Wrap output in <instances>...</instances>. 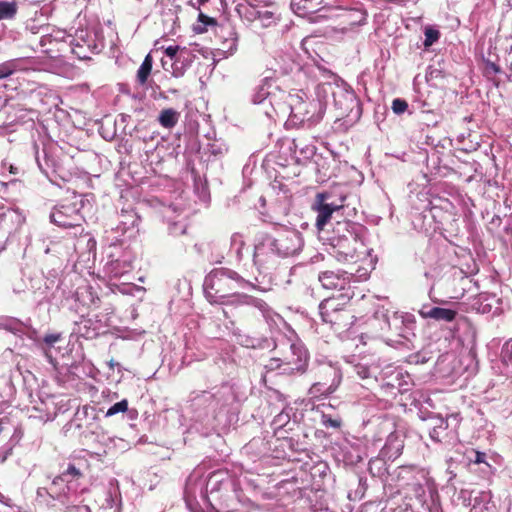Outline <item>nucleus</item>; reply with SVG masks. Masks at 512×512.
Instances as JSON below:
<instances>
[{
	"label": "nucleus",
	"instance_id": "nucleus-1",
	"mask_svg": "<svg viewBox=\"0 0 512 512\" xmlns=\"http://www.w3.org/2000/svg\"><path fill=\"white\" fill-rule=\"evenodd\" d=\"M224 392L221 387L212 390L192 392L187 410L196 429L204 436H221L223 425Z\"/></svg>",
	"mask_w": 512,
	"mask_h": 512
},
{
	"label": "nucleus",
	"instance_id": "nucleus-2",
	"mask_svg": "<svg viewBox=\"0 0 512 512\" xmlns=\"http://www.w3.org/2000/svg\"><path fill=\"white\" fill-rule=\"evenodd\" d=\"M87 470L84 459H72L62 466L60 475L56 476L48 487L37 489L38 502L50 507H58L61 503L75 501L77 481L83 478Z\"/></svg>",
	"mask_w": 512,
	"mask_h": 512
},
{
	"label": "nucleus",
	"instance_id": "nucleus-3",
	"mask_svg": "<svg viewBox=\"0 0 512 512\" xmlns=\"http://www.w3.org/2000/svg\"><path fill=\"white\" fill-rule=\"evenodd\" d=\"M362 227L350 221H339L328 239V253L338 262L350 264L362 256H369L372 249L365 246L360 232Z\"/></svg>",
	"mask_w": 512,
	"mask_h": 512
},
{
	"label": "nucleus",
	"instance_id": "nucleus-4",
	"mask_svg": "<svg viewBox=\"0 0 512 512\" xmlns=\"http://www.w3.org/2000/svg\"><path fill=\"white\" fill-rule=\"evenodd\" d=\"M326 100L318 95L315 88L314 97H308L306 92L298 90L286 94L283 107L285 112L290 111V118L294 123L312 126L320 122L326 110Z\"/></svg>",
	"mask_w": 512,
	"mask_h": 512
},
{
	"label": "nucleus",
	"instance_id": "nucleus-5",
	"mask_svg": "<svg viewBox=\"0 0 512 512\" xmlns=\"http://www.w3.org/2000/svg\"><path fill=\"white\" fill-rule=\"evenodd\" d=\"M327 80L317 85V93L328 102L329 95L333 97L338 116L353 118L360 117V106L354 91L340 77L333 73L327 74Z\"/></svg>",
	"mask_w": 512,
	"mask_h": 512
},
{
	"label": "nucleus",
	"instance_id": "nucleus-6",
	"mask_svg": "<svg viewBox=\"0 0 512 512\" xmlns=\"http://www.w3.org/2000/svg\"><path fill=\"white\" fill-rule=\"evenodd\" d=\"M373 322L379 326L381 335L386 336L389 341L393 342H399V340H393L389 336L409 339L416 325L413 314L398 311L390 304L382 305L376 309Z\"/></svg>",
	"mask_w": 512,
	"mask_h": 512
},
{
	"label": "nucleus",
	"instance_id": "nucleus-7",
	"mask_svg": "<svg viewBox=\"0 0 512 512\" xmlns=\"http://www.w3.org/2000/svg\"><path fill=\"white\" fill-rule=\"evenodd\" d=\"M69 47L80 60H88L91 55L100 53L105 47L102 27L96 22L79 27L70 37Z\"/></svg>",
	"mask_w": 512,
	"mask_h": 512
},
{
	"label": "nucleus",
	"instance_id": "nucleus-8",
	"mask_svg": "<svg viewBox=\"0 0 512 512\" xmlns=\"http://www.w3.org/2000/svg\"><path fill=\"white\" fill-rule=\"evenodd\" d=\"M29 73H22L21 76L16 78L17 86L15 90L17 95L26 100L33 109H50L52 106L57 105L56 93L46 84L39 83L33 79H29Z\"/></svg>",
	"mask_w": 512,
	"mask_h": 512
},
{
	"label": "nucleus",
	"instance_id": "nucleus-9",
	"mask_svg": "<svg viewBox=\"0 0 512 512\" xmlns=\"http://www.w3.org/2000/svg\"><path fill=\"white\" fill-rule=\"evenodd\" d=\"M32 150L39 170L52 184L61 188L63 184L70 181L71 174L55 158L43 141L41 145L34 142Z\"/></svg>",
	"mask_w": 512,
	"mask_h": 512
},
{
	"label": "nucleus",
	"instance_id": "nucleus-10",
	"mask_svg": "<svg viewBox=\"0 0 512 512\" xmlns=\"http://www.w3.org/2000/svg\"><path fill=\"white\" fill-rule=\"evenodd\" d=\"M206 464L198 465L188 476L184 487V501L191 512H206Z\"/></svg>",
	"mask_w": 512,
	"mask_h": 512
},
{
	"label": "nucleus",
	"instance_id": "nucleus-11",
	"mask_svg": "<svg viewBox=\"0 0 512 512\" xmlns=\"http://www.w3.org/2000/svg\"><path fill=\"white\" fill-rule=\"evenodd\" d=\"M112 243L107 253V261L104 264L103 271L110 279H118L127 276L134 269L136 260L135 253L129 246L122 247Z\"/></svg>",
	"mask_w": 512,
	"mask_h": 512
},
{
	"label": "nucleus",
	"instance_id": "nucleus-12",
	"mask_svg": "<svg viewBox=\"0 0 512 512\" xmlns=\"http://www.w3.org/2000/svg\"><path fill=\"white\" fill-rule=\"evenodd\" d=\"M74 301L79 304H76V306L73 308L78 314L84 317V308H97L99 306L100 299L94 293L93 288L91 286L85 285L77 288V290L74 293ZM80 324L83 325V327L86 329L84 335L87 338H92L98 335L101 329L103 328L101 321H93L91 318H83Z\"/></svg>",
	"mask_w": 512,
	"mask_h": 512
},
{
	"label": "nucleus",
	"instance_id": "nucleus-13",
	"mask_svg": "<svg viewBox=\"0 0 512 512\" xmlns=\"http://www.w3.org/2000/svg\"><path fill=\"white\" fill-rule=\"evenodd\" d=\"M302 245V237L298 231L285 230L277 238L265 237L261 245L255 247V256H258L264 248L283 257L293 256L301 250Z\"/></svg>",
	"mask_w": 512,
	"mask_h": 512
},
{
	"label": "nucleus",
	"instance_id": "nucleus-14",
	"mask_svg": "<svg viewBox=\"0 0 512 512\" xmlns=\"http://www.w3.org/2000/svg\"><path fill=\"white\" fill-rule=\"evenodd\" d=\"M344 295L340 298H328L323 300L319 305V313L322 321L329 323L337 328H346L351 325L350 319L352 315L350 311L345 309Z\"/></svg>",
	"mask_w": 512,
	"mask_h": 512
},
{
	"label": "nucleus",
	"instance_id": "nucleus-15",
	"mask_svg": "<svg viewBox=\"0 0 512 512\" xmlns=\"http://www.w3.org/2000/svg\"><path fill=\"white\" fill-rule=\"evenodd\" d=\"M285 97L286 92L281 90L273 79L266 77L254 88L251 100L254 104H262L265 100H269L274 111L285 113L283 107Z\"/></svg>",
	"mask_w": 512,
	"mask_h": 512
},
{
	"label": "nucleus",
	"instance_id": "nucleus-16",
	"mask_svg": "<svg viewBox=\"0 0 512 512\" xmlns=\"http://www.w3.org/2000/svg\"><path fill=\"white\" fill-rule=\"evenodd\" d=\"M206 512H221L224 506V471L221 469L208 471L206 468Z\"/></svg>",
	"mask_w": 512,
	"mask_h": 512
},
{
	"label": "nucleus",
	"instance_id": "nucleus-17",
	"mask_svg": "<svg viewBox=\"0 0 512 512\" xmlns=\"http://www.w3.org/2000/svg\"><path fill=\"white\" fill-rule=\"evenodd\" d=\"M50 220L53 224L73 229L74 235L83 232L84 217L76 204H61L56 206L50 213Z\"/></svg>",
	"mask_w": 512,
	"mask_h": 512
},
{
	"label": "nucleus",
	"instance_id": "nucleus-18",
	"mask_svg": "<svg viewBox=\"0 0 512 512\" xmlns=\"http://www.w3.org/2000/svg\"><path fill=\"white\" fill-rule=\"evenodd\" d=\"M318 375L320 380L315 382L309 389V395L313 398L328 396L335 392L342 378L340 370L331 364L320 366Z\"/></svg>",
	"mask_w": 512,
	"mask_h": 512
},
{
	"label": "nucleus",
	"instance_id": "nucleus-19",
	"mask_svg": "<svg viewBox=\"0 0 512 512\" xmlns=\"http://www.w3.org/2000/svg\"><path fill=\"white\" fill-rule=\"evenodd\" d=\"M140 217L133 208L122 209L118 215V224L112 228L114 243L123 244L124 241L136 237L139 233Z\"/></svg>",
	"mask_w": 512,
	"mask_h": 512
},
{
	"label": "nucleus",
	"instance_id": "nucleus-20",
	"mask_svg": "<svg viewBox=\"0 0 512 512\" xmlns=\"http://www.w3.org/2000/svg\"><path fill=\"white\" fill-rule=\"evenodd\" d=\"M398 477L405 480L404 488L411 493L412 496L419 500H423L426 492V486L429 485V478L424 470L414 467H401Z\"/></svg>",
	"mask_w": 512,
	"mask_h": 512
},
{
	"label": "nucleus",
	"instance_id": "nucleus-21",
	"mask_svg": "<svg viewBox=\"0 0 512 512\" xmlns=\"http://www.w3.org/2000/svg\"><path fill=\"white\" fill-rule=\"evenodd\" d=\"M283 374L303 373L307 368L308 353L300 343L290 344L289 350L281 357Z\"/></svg>",
	"mask_w": 512,
	"mask_h": 512
},
{
	"label": "nucleus",
	"instance_id": "nucleus-22",
	"mask_svg": "<svg viewBox=\"0 0 512 512\" xmlns=\"http://www.w3.org/2000/svg\"><path fill=\"white\" fill-rule=\"evenodd\" d=\"M224 268L213 269L203 283V290L206 299L212 305L224 304Z\"/></svg>",
	"mask_w": 512,
	"mask_h": 512
},
{
	"label": "nucleus",
	"instance_id": "nucleus-23",
	"mask_svg": "<svg viewBox=\"0 0 512 512\" xmlns=\"http://www.w3.org/2000/svg\"><path fill=\"white\" fill-rule=\"evenodd\" d=\"M291 8L295 14L307 18L313 23L319 22L322 19L332 18L336 15L334 12L337 10V8L333 7H323L314 10L315 4L313 0H292Z\"/></svg>",
	"mask_w": 512,
	"mask_h": 512
},
{
	"label": "nucleus",
	"instance_id": "nucleus-24",
	"mask_svg": "<svg viewBox=\"0 0 512 512\" xmlns=\"http://www.w3.org/2000/svg\"><path fill=\"white\" fill-rule=\"evenodd\" d=\"M471 308L477 313L496 316L502 312V301L495 294L480 293L472 300Z\"/></svg>",
	"mask_w": 512,
	"mask_h": 512
},
{
	"label": "nucleus",
	"instance_id": "nucleus-25",
	"mask_svg": "<svg viewBox=\"0 0 512 512\" xmlns=\"http://www.w3.org/2000/svg\"><path fill=\"white\" fill-rule=\"evenodd\" d=\"M325 194H318L313 204V209L317 211L316 226L318 230H322L330 220L332 214L338 211L341 206L336 204L327 203Z\"/></svg>",
	"mask_w": 512,
	"mask_h": 512
},
{
	"label": "nucleus",
	"instance_id": "nucleus-26",
	"mask_svg": "<svg viewBox=\"0 0 512 512\" xmlns=\"http://www.w3.org/2000/svg\"><path fill=\"white\" fill-rule=\"evenodd\" d=\"M22 62L21 59H12L0 64V85L3 88L15 90L14 82H17V80L12 79L11 76L23 72Z\"/></svg>",
	"mask_w": 512,
	"mask_h": 512
},
{
	"label": "nucleus",
	"instance_id": "nucleus-27",
	"mask_svg": "<svg viewBox=\"0 0 512 512\" xmlns=\"http://www.w3.org/2000/svg\"><path fill=\"white\" fill-rule=\"evenodd\" d=\"M269 0H244L236 7L239 16L248 22H255L260 13V8L268 5Z\"/></svg>",
	"mask_w": 512,
	"mask_h": 512
},
{
	"label": "nucleus",
	"instance_id": "nucleus-28",
	"mask_svg": "<svg viewBox=\"0 0 512 512\" xmlns=\"http://www.w3.org/2000/svg\"><path fill=\"white\" fill-rule=\"evenodd\" d=\"M319 281L326 289L344 290L350 283L348 272L336 273L333 271H325L319 275Z\"/></svg>",
	"mask_w": 512,
	"mask_h": 512
},
{
	"label": "nucleus",
	"instance_id": "nucleus-29",
	"mask_svg": "<svg viewBox=\"0 0 512 512\" xmlns=\"http://www.w3.org/2000/svg\"><path fill=\"white\" fill-rule=\"evenodd\" d=\"M419 314L424 319H433L435 321L451 322L456 317V311L449 308L442 307H430L424 305L420 310Z\"/></svg>",
	"mask_w": 512,
	"mask_h": 512
},
{
	"label": "nucleus",
	"instance_id": "nucleus-30",
	"mask_svg": "<svg viewBox=\"0 0 512 512\" xmlns=\"http://www.w3.org/2000/svg\"><path fill=\"white\" fill-rule=\"evenodd\" d=\"M121 493L116 479H111L105 499V509L109 512H121Z\"/></svg>",
	"mask_w": 512,
	"mask_h": 512
},
{
	"label": "nucleus",
	"instance_id": "nucleus-31",
	"mask_svg": "<svg viewBox=\"0 0 512 512\" xmlns=\"http://www.w3.org/2000/svg\"><path fill=\"white\" fill-rule=\"evenodd\" d=\"M359 260H362L363 264L355 273H348L350 281L361 282L367 280L371 271L375 268L376 258L372 257L371 254L369 256H362Z\"/></svg>",
	"mask_w": 512,
	"mask_h": 512
},
{
	"label": "nucleus",
	"instance_id": "nucleus-32",
	"mask_svg": "<svg viewBox=\"0 0 512 512\" xmlns=\"http://www.w3.org/2000/svg\"><path fill=\"white\" fill-rule=\"evenodd\" d=\"M402 449H403V441L400 439V437L395 434V433H391L388 438H387V441L384 445V447L382 448V455L383 457H386L388 459H394V458H397L401 452H402Z\"/></svg>",
	"mask_w": 512,
	"mask_h": 512
},
{
	"label": "nucleus",
	"instance_id": "nucleus-33",
	"mask_svg": "<svg viewBox=\"0 0 512 512\" xmlns=\"http://www.w3.org/2000/svg\"><path fill=\"white\" fill-rule=\"evenodd\" d=\"M83 491L84 489L80 488V482L77 481L76 500L69 501L68 503H61L59 509L63 510V512H91L87 505L82 504L81 494Z\"/></svg>",
	"mask_w": 512,
	"mask_h": 512
},
{
	"label": "nucleus",
	"instance_id": "nucleus-34",
	"mask_svg": "<svg viewBox=\"0 0 512 512\" xmlns=\"http://www.w3.org/2000/svg\"><path fill=\"white\" fill-rule=\"evenodd\" d=\"M180 113L173 108L163 109L159 116L158 121L163 128L172 129L178 123Z\"/></svg>",
	"mask_w": 512,
	"mask_h": 512
},
{
	"label": "nucleus",
	"instance_id": "nucleus-35",
	"mask_svg": "<svg viewBox=\"0 0 512 512\" xmlns=\"http://www.w3.org/2000/svg\"><path fill=\"white\" fill-rule=\"evenodd\" d=\"M70 37L72 34H67L63 30H54L52 33L43 34L40 39V44L45 47L53 42L64 43L69 46Z\"/></svg>",
	"mask_w": 512,
	"mask_h": 512
},
{
	"label": "nucleus",
	"instance_id": "nucleus-36",
	"mask_svg": "<svg viewBox=\"0 0 512 512\" xmlns=\"http://www.w3.org/2000/svg\"><path fill=\"white\" fill-rule=\"evenodd\" d=\"M492 495L490 491H481L478 496L474 498V503L470 512H490V502Z\"/></svg>",
	"mask_w": 512,
	"mask_h": 512
},
{
	"label": "nucleus",
	"instance_id": "nucleus-37",
	"mask_svg": "<svg viewBox=\"0 0 512 512\" xmlns=\"http://www.w3.org/2000/svg\"><path fill=\"white\" fill-rule=\"evenodd\" d=\"M0 329L17 334L23 332L24 324L15 317L0 315Z\"/></svg>",
	"mask_w": 512,
	"mask_h": 512
},
{
	"label": "nucleus",
	"instance_id": "nucleus-38",
	"mask_svg": "<svg viewBox=\"0 0 512 512\" xmlns=\"http://www.w3.org/2000/svg\"><path fill=\"white\" fill-rule=\"evenodd\" d=\"M18 11L15 1L0 0V21L14 19Z\"/></svg>",
	"mask_w": 512,
	"mask_h": 512
},
{
	"label": "nucleus",
	"instance_id": "nucleus-39",
	"mask_svg": "<svg viewBox=\"0 0 512 512\" xmlns=\"http://www.w3.org/2000/svg\"><path fill=\"white\" fill-rule=\"evenodd\" d=\"M153 60L150 54L146 55L142 64L137 71V82L140 85H144L151 73Z\"/></svg>",
	"mask_w": 512,
	"mask_h": 512
},
{
	"label": "nucleus",
	"instance_id": "nucleus-40",
	"mask_svg": "<svg viewBox=\"0 0 512 512\" xmlns=\"http://www.w3.org/2000/svg\"><path fill=\"white\" fill-rule=\"evenodd\" d=\"M245 249V243L243 237L239 234H234L231 237L230 253L235 254L236 260L241 261L243 258V250ZM248 252L249 249L246 248Z\"/></svg>",
	"mask_w": 512,
	"mask_h": 512
},
{
	"label": "nucleus",
	"instance_id": "nucleus-41",
	"mask_svg": "<svg viewBox=\"0 0 512 512\" xmlns=\"http://www.w3.org/2000/svg\"><path fill=\"white\" fill-rule=\"evenodd\" d=\"M265 8L266 7L260 8V13L257 18V21L260 23L262 27H270L276 23L277 17L274 14V12Z\"/></svg>",
	"mask_w": 512,
	"mask_h": 512
},
{
	"label": "nucleus",
	"instance_id": "nucleus-42",
	"mask_svg": "<svg viewBox=\"0 0 512 512\" xmlns=\"http://www.w3.org/2000/svg\"><path fill=\"white\" fill-rule=\"evenodd\" d=\"M290 411L291 409L283 408L282 411L274 417L272 424L275 429H280L289 423Z\"/></svg>",
	"mask_w": 512,
	"mask_h": 512
},
{
	"label": "nucleus",
	"instance_id": "nucleus-43",
	"mask_svg": "<svg viewBox=\"0 0 512 512\" xmlns=\"http://www.w3.org/2000/svg\"><path fill=\"white\" fill-rule=\"evenodd\" d=\"M227 44L229 45L226 49V58L234 55L238 49V34L234 30L229 32V37L226 38V45Z\"/></svg>",
	"mask_w": 512,
	"mask_h": 512
},
{
	"label": "nucleus",
	"instance_id": "nucleus-44",
	"mask_svg": "<svg viewBox=\"0 0 512 512\" xmlns=\"http://www.w3.org/2000/svg\"><path fill=\"white\" fill-rule=\"evenodd\" d=\"M376 370H377L376 367L371 368L367 364H364V363H359V364L355 365V371L361 379L370 378L371 376L374 375Z\"/></svg>",
	"mask_w": 512,
	"mask_h": 512
},
{
	"label": "nucleus",
	"instance_id": "nucleus-45",
	"mask_svg": "<svg viewBox=\"0 0 512 512\" xmlns=\"http://www.w3.org/2000/svg\"><path fill=\"white\" fill-rule=\"evenodd\" d=\"M193 59L194 55L191 50L186 47H181L175 62L186 63V66H190L193 62Z\"/></svg>",
	"mask_w": 512,
	"mask_h": 512
},
{
	"label": "nucleus",
	"instance_id": "nucleus-46",
	"mask_svg": "<svg viewBox=\"0 0 512 512\" xmlns=\"http://www.w3.org/2000/svg\"><path fill=\"white\" fill-rule=\"evenodd\" d=\"M440 37V33L438 30L432 28V27H426L425 28V40H424V46L430 47L433 45Z\"/></svg>",
	"mask_w": 512,
	"mask_h": 512
},
{
	"label": "nucleus",
	"instance_id": "nucleus-47",
	"mask_svg": "<svg viewBox=\"0 0 512 512\" xmlns=\"http://www.w3.org/2000/svg\"><path fill=\"white\" fill-rule=\"evenodd\" d=\"M367 14L364 10L353 9L347 13V19H353L354 23L363 25L366 22Z\"/></svg>",
	"mask_w": 512,
	"mask_h": 512
},
{
	"label": "nucleus",
	"instance_id": "nucleus-48",
	"mask_svg": "<svg viewBox=\"0 0 512 512\" xmlns=\"http://www.w3.org/2000/svg\"><path fill=\"white\" fill-rule=\"evenodd\" d=\"M187 226L184 222L173 221L168 224V232L170 235L177 236L186 232Z\"/></svg>",
	"mask_w": 512,
	"mask_h": 512
},
{
	"label": "nucleus",
	"instance_id": "nucleus-49",
	"mask_svg": "<svg viewBox=\"0 0 512 512\" xmlns=\"http://www.w3.org/2000/svg\"><path fill=\"white\" fill-rule=\"evenodd\" d=\"M195 193L200 201L207 203L210 199L209 191L206 184L195 181Z\"/></svg>",
	"mask_w": 512,
	"mask_h": 512
},
{
	"label": "nucleus",
	"instance_id": "nucleus-50",
	"mask_svg": "<svg viewBox=\"0 0 512 512\" xmlns=\"http://www.w3.org/2000/svg\"><path fill=\"white\" fill-rule=\"evenodd\" d=\"M128 409V402L126 399H123L115 404H113L106 412V416H113L120 412H125Z\"/></svg>",
	"mask_w": 512,
	"mask_h": 512
},
{
	"label": "nucleus",
	"instance_id": "nucleus-51",
	"mask_svg": "<svg viewBox=\"0 0 512 512\" xmlns=\"http://www.w3.org/2000/svg\"><path fill=\"white\" fill-rule=\"evenodd\" d=\"M198 21L203 24V26L195 27V31L198 33H203L206 31V27L208 25H214L216 22L213 18L206 16L203 13H200L198 16Z\"/></svg>",
	"mask_w": 512,
	"mask_h": 512
},
{
	"label": "nucleus",
	"instance_id": "nucleus-52",
	"mask_svg": "<svg viewBox=\"0 0 512 512\" xmlns=\"http://www.w3.org/2000/svg\"><path fill=\"white\" fill-rule=\"evenodd\" d=\"M321 423L326 428H339L341 426V419L339 418H332L330 415L322 414L321 416Z\"/></svg>",
	"mask_w": 512,
	"mask_h": 512
},
{
	"label": "nucleus",
	"instance_id": "nucleus-53",
	"mask_svg": "<svg viewBox=\"0 0 512 512\" xmlns=\"http://www.w3.org/2000/svg\"><path fill=\"white\" fill-rule=\"evenodd\" d=\"M281 357H273L271 358L267 364H265V369L267 371H275L279 370L281 374H283V365H282Z\"/></svg>",
	"mask_w": 512,
	"mask_h": 512
},
{
	"label": "nucleus",
	"instance_id": "nucleus-54",
	"mask_svg": "<svg viewBox=\"0 0 512 512\" xmlns=\"http://www.w3.org/2000/svg\"><path fill=\"white\" fill-rule=\"evenodd\" d=\"M408 108V104L405 100L396 98L392 102V110L395 114H402L404 113Z\"/></svg>",
	"mask_w": 512,
	"mask_h": 512
},
{
	"label": "nucleus",
	"instance_id": "nucleus-55",
	"mask_svg": "<svg viewBox=\"0 0 512 512\" xmlns=\"http://www.w3.org/2000/svg\"><path fill=\"white\" fill-rule=\"evenodd\" d=\"M232 336L235 338V342L241 346L248 347L252 344V340L247 335L241 334L239 331H233Z\"/></svg>",
	"mask_w": 512,
	"mask_h": 512
},
{
	"label": "nucleus",
	"instance_id": "nucleus-56",
	"mask_svg": "<svg viewBox=\"0 0 512 512\" xmlns=\"http://www.w3.org/2000/svg\"><path fill=\"white\" fill-rule=\"evenodd\" d=\"M180 48L181 47L178 45H169L168 47L165 48L164 53L167 57L170 58L172 63L175 62V60L179 54Z\"/></svg>",
	"mask_w": 512,
	"mask_h": 512
},
{
	"label": "nucleus",
	"instance_id": "nucleus-57",
	"mask_svg": "<svg viewBox=\"0 0 512 512\" xmlns=\"http://www.w3.org/2000/svg\"><path fill=\"white\" fill-rule=\"evenodd\" d=\"M189 66H186V63H177V62H173L172 63V74L174 77H181L184 75L186 69L188 68Z\"/></svg>",
	"mask_w": 512,
	"mask_h": 512
},
{
	"label": "nucleus",
	"instance_id": "nucleus-58",
	"mask_svg": "<svg viewBox=\"0 0 512 512\" xmlns=\"http://www.w3.org/2000/svg\"><path fill=\"white\" fill-rule=\"evenodd\" d=\"M189 66H186V63H177V62H173L172 63V74L174 77H181L184 75L186 69L188 68Z\"/></svg>",
	"mask_w": 512,
	"mask_h": 512
},
{
	"label": "nucleus",
	"instance_id": "nucleus-59",
	"mask_svg": "<svg viewBox=\"0 0 512 512\" xmlns=\"http://www.w3.org/2000/svg\"><path fill=\"white\" fill-rule=\"evenodd\" d=\"M8 95L6 89L0 85V112L4 109L5 113H9V106L7 105Z\"/></svg>",
	"mask_w": 512,
	"mask_h": 512
},
{
	"label": "nucleus",
	"instance_id": "nucleus-60",
	"mask_svg": "<svg viewBox=\"0 0 512 512\" xmlns=\"http://www.w3.org/2000/svg\"><path fill=\"white\" fill-rule=\"evenodd\" d=\"M226 277L235 280L240 283L242 287L249 285L247 281H245L242 277H240L236 272L234 271H228L226 269Z\"/></svg>",
	"mask_w": 512,
	"mask_h": 512
},
{
	"label": "nucleus",
	"instance_id": "nucleus-61",
	"mask_svg": "<svg viewBox=\"0 0 512 512\" xmlns=\"http://www.w3.org/2000/svg\"><path fill=\"white\" fill-rule=\"evenodd\" d=\"M31 417H35L34 415H31ZM41 421L48 422L52 421L56 417V411L55 410H47L45 413H41L39 416H37Z\"/></svg>",
	"mask_w": 512,
	"mask_h": 512
},
{
	"label": "nucleus",
	"instance_id": "nucleus-62",
	"mask_svg": "<svg viewBox=\"0 0 512 512\" xmlns=\"http://www.w3.org/2000/svg\"><path fill=\"white\" fill-rule=\"evenodd\" d=\"M99 133L101 134V136L105 139V140H113L115 135H116V130L113 129V130H106V128L104 126H101L100 129H99Z\"/></svg>",
	"mask_w": 512,
	"mask_h": 512
},
{
	"label": "nucleus",
	"instance_id": "nucleus-63",
	"mask_svg": "<svg viewBox=\"0 0 512 512\" xmlns=\"http://www.w3.org/2000/svg\"><path fill=\"white\" fill-rule=\"evenodd\" d=\"M4 215L11 219L15 218L19 224L24 222V217L17 210H8Z\"/></svg>",
	"mask_w": 512,
	"mask_h": 512
},
{
	"label": "nucleus",
	"instance_id": "nucleus-64",
	"mask_svg": "<svg viewBox=\"0 0 512 512\" xmlns=\"http://www.w3.org/2000/svg\"><path fill=\"white\" fill-rule=\"evenodd\" d=\"M502 353L505 357L512 359V339L504 344Z\"/></svg>",
	"mask_w": 512,
	"mask_h": 512
}]
</instances>
